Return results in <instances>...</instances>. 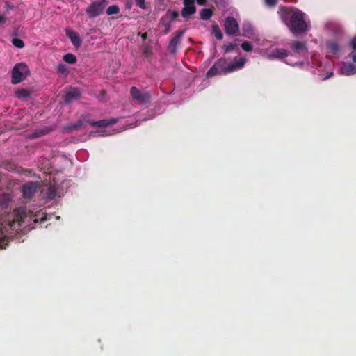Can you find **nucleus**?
<instances>
[{
    "label": "nucleus",
    "instance_id": "obj_1",
    "mask_svg": "<svg viewBox=\"0 0 356 356\" xmlns=\"http://www.w3.org/2000/svg\"><path fill=\"white\" fill-rule=\"evenodd\" d=\"M305 14L298 9L282 6L280 8L282 20L293 34L307 32L309 24L305 20Z\"/></svg>",
    "mask_w": 356,
    "mask_h": 356
},
{
    "label": "nucleus",
    "instance_id": "obj_2",
    "mask_svg": "<svg viewBox=\"0 0 356 356\" xmlns=\"http://www.w3.org/2000/svg\"><path fill=\"white\" fill-rule=\"evenodd\" d=\"M245 63V58H235L234 61L228 63L224 58L218 59L207 72L208 77H212L218 74H227L242 68Z\"/></svg>",
    "mask_w": 356,
    "mask_h": 356
},
{
    "label": "nucleus",
    "instance_id": "obj_3",
    "mask_svg": "<svg viewBox=\"0 0 356 356\" xmlns=\"http://www.w3.org/2000/svg\"><path fill=\"white\" fill-rule=\"evenodd\" d=\"M29 73L28 66L23 63L16 64L12 70L11 82L17 84L26 79Z\"/></svg>",
    "mask_w": 356,
    "mask_h": 356
},
{
    "label": "nucleus",
    "instance_id": "obj_4",
    "mask_svg": "<svg viewBox=\"0 0 356 356\" xmlns=\"http://www.w3.org/2000/svg\"><path fill=\"white\" fill-rule=\"evenodd\" d=\"M108 4V0H97L93 1L86 9L89 18H95L104 13L106 6Z\"/></svg>",
    "mask_w": 356,
    "mask_h": 356
},
{
    "label": "nucleus",
    "instance_id": "obj_5",
    "mask_svg": "<svg viewBox=\"0 0 356 356\" xmlns=\"http://www.w3.org/2000/svg\"><path fill=\"white\" fill-rule=\"evenodd\" d=\"M130 94L134 101L139 105H146L151 102V95L148 92H143L135 86L130 88Z\"/></svg>",
    "mask_w": 356,
    "mask_h": 356
},
{
    "label": "nucleus",
    "instance_id": "obj_6",
    "mask_svg": "<svg viewBox=\"0 0 356 356\" xmlns=\"http://www.w3.org/2000/svg\"><path fill=\"white\" fill-rule=\"evenodd\" d=\"M224 29L227 35H233L239 31V24L234 17H227L224 20Z\"/></svg>",
    "mask_w": 356,
    "mask_h": 356
},
{
    "label": "nucleus",
    "instance_id": "obj_7",
    "mask_svg": "<svg viewBox=\"0 0 356 356\" xmlns=\"http://www.w3.org/2000/svg\"><path fill=\"white\" fill-rule=\"evenodd\" d=\"M185 33V30H178L174 33L175 36L170 40L168 47V50L175 54L177 51V46L181 43V38Z\"/></svg>",
    "mask_w": 356,
    "mask_h": 356
},
{
    "label": "nucleus",
    "instance_id": "obj_8",
    "mask_svg": "<svg viewBox=\"0 0 356 356\" xmlns=\"http://www.w3.org/2000/svg\"><path fill=\"white\" fill-rule=\"evenodd\" d=\"M83 120L91 126L97 127H107L108 126L115 124L118 122V119L114 118L101 120L99 121H92L89 119H87V117H83Z\"/></svg>",
    "mask_w": 356,
    "mask_h": 356
},
{
    "label": "nucleus",
    "instance_id": "obj_9",
    "mask_svg": "<svg viewBox=\"0 0 356 356\" xmlns=\"http://www.w3.org/2000/svg\"><path fill=\"white\" fill-rule=\"evenodd\" d=\"M184 8L181 11V15L184 18H188L196 13L195 0H183Z\"/></svg>",
    "mask_w": 356,
    "mask_h": 356
},
{
    "label": "nucleus",
    "instance_id": "obj_10",
    "mask_svg": "<svg viewBox=\"0 0 356 356\" xmlns=\"http://www.w3.org/2000/svg\"><path fill=\"white\" fill-rule=\"evenodd\" d=\"M81 96V92L78 88L71 87L68 92L64 95L65 104H69L73 101L79 99Z\"/></svg>",
    "mask_w": 356,
    "mask_h": 356
},
{
    "label": "nucleus",
    "instance_id": "obj_11",
    "mask_svg": "<svg viewBox=\"0 0 356 356\" xmlns=\"http://www.w3.org/2000/svg\"><path fill=\"white\" fill-rule=\"evenodd\" d=\"M38 188L37 182H29L22 187L23 196L24 198H31Z\"/></svg>",
    "mask_w": 356,
    "mask_h": 356
},
{
    "label": "nucleus",
    "instance_id": "obj_12",
    "mask_svg": "<svg viewBox=\"0 0 356 356\" xmlns=\"http://www.w3.org/2000/svg\"><path fill=\"white\" fill-rule=\"evenodd\" d=\"M66 35L70 38L72 44L76 47H79L81 44V40L78 33L71 30L70 29H65Z\"/></svg>",
    "mask_w": 356,
    "mask_h": 356
},
{
    "label": "nucleus",
    "instance_id": "obj_13",
    "mask_svg": "<svg viewBox=\"0 0 356 356\" xmlns=\"http://www.w3.org/2000/svg\"><path fill=\"white\" fill-rule=\"evenodd\" d=\"M291 48L298 54H305L307 52V48L305 42L295 41L291 43Z\"/></svg>",
    "mask_w": 356,
    "mask_h": 356
},
{
    "label": "nucleus",
    "instance_id": "obj_14",
    "mask_svg": "<svg viewBox=\"0 0 356 356\" xmlns=\"http://www.w3.org/2000/svg\"><path fill=\"white\" fill-rule=\"evenodd\" d=\"M341 74L350 76L356 74V65L350 63H344L341 67Z\"/></svg>",
    "mask_w": 356,
    "mask_h": 356
},
{
    "label": "nucleus",
    "instance_id": "obj_15",
    "mask_svg": "<svg viewBox=\"0 0 356 356\" xmlns=\"http://www.w3.org/2000/svg\"><path fill=\"white\" fill-rule=\"evenodd\" d=\"M159 27L162 30L163 34H168L171 29V22L165 17H162L159 22Z\"/></svg>",
    "mask_w": 356,
    "mask_h": 356
},
{
    "label": "nucleus",
    "instance_id": "obj_16",
    "mask_svg": "<svg viewBox=\"0 0 356 356\" xmlns=\"http://www.w3.org/2000/svg\"><path fill=\"white\" fill-rule=\"evenodd\" d=\"M242 32V35L248 38H252L254 35V30L249 22L243 24Z\"/></svg>",
    "mask_w": 356,
    "mask_h": 356
},
{
    "label": "nucleus",
    "instance_id": "obj_17",
    "mask_svg": "<svg viewBox=\"0 0 356 356\" xmlns=\"http://www.w3.org/2000/svg\"><path fill=\"white\" fill-rule=\"evenodd\" d=\"M51 131V129H50L47 127L36 129L33 132L31 133V134L30 135V138L35 139V138L42 137L44 135L49 134Z\"/></svg>",
    "mask_w": 356,
    "mask_h": 356
},
{
    "label": "nucleus",
    "instance_id": "obj_18",
    "mask_svg": "<svg viewBox=\"0 0 356 356\" xmlns=\"http://www.w3.org/2000/svg\"><path fill=\"white\" fill-rule=\"evenodd\" d=\"M270 56L279 59H283L288 56V53L284 49L277 48L272 51Z\"/></svg>",
    "mask_w": 356,
    "mask_h": 356
},
{
    "label": "nucleus",
    "instance_id": "obj_19",
    "mask_svg": "<svg viewBox=\"0 0 356 356\" xmlns=\"http://www.w3.org/2000/svg\"><path fill=\"white\" fill-rule=\"evenodd\" d=\"M213 13L211 8H203L200 11V18L202 20L207 21L210 19Z\"/></svg>",
    "mask_w": 356,
    "mask_h": 356
},
{
    "label": "nucleus",
    "instance_id": "obj_20",
    "mask_svg": "<svg viewBox=\"0 0 356 356\" xmlns=\"http://www.w3.org/2000/svg\"><path fill=\"white\" fill-rule=\"evenodd\" d=\"M211 29H212V33H213V35H215V37L216 38L217 40H220L222 39L223 34L218 24H213L211 26Z\"/></svg>",
    "mask_w": 356,
    "mask_h": 356
},
{
    "label": "nucleus",
    "instance_id": "obj_21",
    "mask_svg": "<svg viewBox=\"0 0 356 356\" xmlns=\"http://www.w3.org/2000/svg\"><path fill=\"white\" fill-rule=\"evenodd\" d=\"M15 95L19 99H26L30 96L31 92L26 89L22 88L16 90Z\"/></svg>",
    "mask_w": 356,
    "mask_h": 356
},
{
    "label": "nucleus",
    "instance_id": "obj_22",
    "mask_svg": "<svg viewBox=\"0 0 356 356\" xmlns=\"http://www.w3.org/2000/svg\"><path fill=\"white\" fill-rule=\"evenodd\" d=\"M63 59L65 62L69 64H74L77 61L76 56L70 53L65 54L63 57Z\"/></svg>",
    "mask_w": 356,
    "mask_h": 356
},
{
    "label": "nucleus",
    "instance_id": "obj_23",
    "mask_svg": "<svg viewBox=\"0 0 356 356\" xmlns=\"http://www.w3.org/2000/svg\"><path fill=\"white\" fill-rule=\"evenodd\" d=\"M178 16L179 13L177 11L168 10L165 15L163 17L167 18V19L170 20V22H172V20L175 19L177 17H178Z\"/></svg>",
    "mask_w": 356,
    "mask_h": 356
},
{
    "label": "nucleus",
    "instance_id": "obj_24",
    "mask_svg": "<svg viewBox=\"0 0 356 356\" xmlns=\"http://www.w3.org/2000/svg\"><path fill=\"white\" fill-rule=\"evenodd\" d=\"M47 197L49 200H53L56 197L57 191L54 186H50L47 188Z\"/></svg>",
    "mask_w": 356,
    "mask_h": 356
},
{
    "label": "nucleus",
    "instance_id": "obj_25",
    "mask_svg": "<svg viewBox=\"0 0 356 356\" xmlns=\"http://www.w3.org/2000/svg\"><path fill=\"white\" fill-rule=\"evenodd\" d=\"M327 47L329 51L333 54H337L339 51V46L334 42H328L327 43Z\"/></svg>",
    "mask_w": 356,
    "mask_h": 356
},
{
    "label": "nucleus",
    "instance_id": "obj_26",
    "mask_svg": "<svg viewBox=\"0 0 356 356\" xmlns=\"http://www.w3.org/2000/svg\"><path fill=\"white\" fill-rule=\"evenodd\" d=\"M119 13L120 8L117 5H112L106 9V14L108 15L118 14Z\"/></svg>",
    "mask_w": 356,
    "mask_h": 356
},
{
    "label": "nucleus",
    "instance_id": "obj_27",
    "mask_svg": "<svg viewBox=\"0 0 356 356\" xmlns=\"http://www.w3.org/2000/svg\"><path fill=\"white\" fill-rule=\"evenodd\" d=\"M8 244V238L3 234L2 232L0 234V249H4Z\"/></svg>",
    "mask_w": 356,
    "mask_h": 356
},
{
    "label": "nucleus",
    "instance_id": "obj_28",
    "mask_svg": "<svg viewBox=\"0 0 356 356\" xmlns=\"http://www.w3.org/2000/svg\"><path fill=\"white\" fill-rule=\"evenodd\" d=\"M241 48L246 52H251L252 51V44L250 42L245 41L241 44Z\"/></svg>",
    "mask_w": 356,
    "mask_h": 356
},
{
    "label": "nucleus",
    "instance_id": "obj_29",
    "mask_svg": "<svg viewBox=\"0 0 356 356\" xmlns=\"http://www.w3.org/2000/svg\"><path fill=\"white\" fill-rule=\"evenodd\" d=\"M12 44L17 48H23L24 47V42L19 38H13L12 40Z\"/></svg>",
    "mask_w": 356,
    "mask_h": 356
},
{
    "label": "nucleus",
    "instance_id": "obj_30",
    "mask_svg": "<svg viewBox=\"0 0 356 356\" xmlns=\"http://www.w3.org/2000/svg\"><path fill=\"white\" fill-rule=\"evenodd\" d=\"M136 5L141 9H146L145 0H134Z\"/></svg>",
    "mask_w": 356,
    "mask_h": 356
},
{
    "label": "nucleus",
    "instance_id": "obj_31",
    "mask_svg": "<svg viewBox=\"0 0 356 356\" xmlns=\"http://www.w3.org/2000/svg\"><path fill=\"white\" fill-rule=\"evenodd\" d=\"M235 47H236V45L232 43L229 44L227 45H224L223 48L225 50V53H229V52L232 51V50H234L235 49Z\"/></svg>",
    "mask_w": 356,
    "mask_h": 356
},
{
    "label": "nucleus",
    "instance_id": "obj_32",
    "mask_svg": "<svg viewBox=\"0 0 356 356\" xmlns=\"http://www.w3.org/2000/svg\"><path fill=\"white\" fill-rule=\"evenodd\" d=\"M265 5L268 7H274L277 3V0H264Z\"/></svg>",
    "mask_w": 356,
    "mask_h": 356
},
{
    "label": "nucleus",
    "instance_id": "obj_33",
    "mask_svg": "<svg viewBox=\"0 0 356 356\" xmlns=\"http://www.w3.org/2000/svg\"><path fill=\"white\" fill-rule=\"evenodd\" d=\"M57 70L61 74H65L67 72V69L65 65L60 63L57 65Z\"/></svg>",
    "mask_w": 356,
    "mask_h": 356
},
{
    "label": "nucleus",
    "instance_id": "obj_34",
    "mask_svg": "<svg viewBox=\"0 0 356 356\" xmlns=\"http://www.w3.org/2000/svg\"><path fill=\"white\" fill-rule=\"evenodd\" d=\"M350 46L354 51H356V36L351 40Z\"/></svg>",
    "mask_w": 356,
    "mask_h": 356
},
{
    "label": "nucleus",
    "instance_id": "obj_35",
    "mask_svg": "<svg viewBox=\"0 0 356 356\" xmlns=\"http://www.w3.org/2000/svg\"><path fill=\"white\" fill-rule=\"evenodd\" d=\"M7 21V18L4 15H0V26Z\"/></svg>",
    "mask_w": 356,
    "mask_h": 356
},
{
    "label": "nucleus",
    "instance_id": "obj_36",
    "mask_svg": "<svg viewBox=\"0 0 356 356\" xmlns=\"http://www.w3.org/2000/svg\"><path fill=\"white\" fill-rule=\"evenodd\" d=\"M75 124H76V127L77 129H79L83 125L82 120H79Z\"/></svg>",
    "mask_w": 356,
    "mask_h": 356
},
{
    "label": "nucleus",
    "instance_id": "obj_37",
    "mask_svg": "<svg viewBox=\"0 0 356 356\" xmlns=\"http://www.w3.org/2000/svg\"><path fill=\"white\" fill-rule=\"evenodd\" d=\"M68 129H69L70 130H76V129H77V128H76V124H75V123H74V124H70V125L68 127Z\"/></svg>",
    "mask_w": 356,
    "mask_h": 356
},
{
    "label": "nucleus",
    "instance_id": "obj_38",
    "mask_svg": "<svg viewBox=\"0 0 356 356\" xmlns=\"http://www.w3.org/2000/svg\"><path fill=\"white\" fill-rule=\"evenodd\" d=\"M141 35V38L143 40H145L147 38V33H143L140 34Z\"/></svg>",
    "mask_w": 356,
    "mask_h": 356
},
{
    "label": "nucleus",
    "instance_id": "obj_39",
    "mask_svg": "<svg viewBox=\"0 0 356 356\" xmlns=\"http://www.w3.org/2000/svg\"><path fill=\"white\" fill-rule=\"evenodd\" d=\"M39 216H40V213H38V214H35V215L34 216L33 221H34L35 222H38V220H39V218H38V217H39Z\"/></svg>",
    "mask_w": 356,
    "mask_h": 356
},
{
    "label": "nucleus",
    "instance_id": "obj_40",
    "mask_svg": "<svg viewBox=\"0 0 356 356\" xmlns=\"http://www.w3.org/2000/svg\"><path fill=\"white\" fill-rule=\"evenodd\" d=\"M131 6H132V3H131V1L127 2V3H126V7H127V8H131Z\"/></svg>",
    "mask_w": 356,
    "mask_h": 356
},
{
    "label": "nucleus",
    "instance_id": "obj_41",
    "mask_svg": "<svg viewBox=\"0 0 356 356\" xmlns=\"http://www.w3.org/2000/svg\"><path fill=\"white\" fill-rule=\"evenodd\" d=\"M332 76H333V72H330L327 76H326L323 80H326L328 78L331 77Z\"/></svg>",
    "mask_w": 356,
    "mask_h": 356
},
{
    "label": "nucleus",
    "instance_id": "obj_42",
    "mask_svg": "<svg viewBox=\"0 0 356 356\" xmlns=\"http://www.w3.org/2000/svg\"><path fill=\"white\" fill-rule=\"evenodd\" d=\"M42 216L40 218V222H43V221H44V220H46V219H47V218H46V217H45V216H44V214H43V213H42Z\"/></svg>",
    "mask_w": 356,
    "mask_h": 356
},
{
    "label": "nucleus",
    "instance_id": "obj_43",
    "mask_svg": "<svg viewBox=\"0 0 356 356\" xmlns=\"http://www.w3.org/2000/svg\"><path fill=\"white\" fill-rule=\"evenodd\" d=\"M353 60L354 63H356V54L353 56Z\"/></svg>",
    "mask_w": 356,
    "mask_h": 356
},
{
    "label": "nucleus",
    "instance_id": "obj_44",
    "mask_svg": "<svg viewBox=\"0 0 356 356\" xmlns=\"http://www.w3.org/2000/svg\"><path fill=\"white\" fill-rule=\"evenodd\" d=\"M102 92L103 94H104V93H105V91H104V90H102Z\"/></svg>",
    "mask_w": 356,
    "mask_h": 356
}]
</instances>
